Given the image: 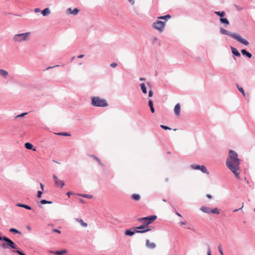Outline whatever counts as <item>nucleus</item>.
Segmentation results:
<instances>
[{"mask_svg":"<svg viewBox=\"0 0 255 255\" xmlns=\"http://www.w3.org/2000/svg\"><path fill=\"white\" fill-rule=\"evenodd\" d=\"M191 167L193 169L195 170H200L203 173L209 174V172L208 171L206 167L204 165H198L196 164H192L191 165Z\"/></svg>","mask_w":255,"mask_h":255,"instance_id":"nucleus-9","label":"nucleus"},{"mask_svg":"<svg viewBox=\"0 0 255 255\" xmlns=\"http://www.w3.org/2000/svg\"><path fill=\"white\" fill-rule=\"evenodd\" d=\"M129 2H130L132 5H133L134 4V0H128Z\"/></svg>","mask_w":255,"mask_h":255,"instance_id":"nucleus-44","label":"nucleus"},{"mask_svg":"<svg viewBox=\"0 0 255 255\" xmlns=\"http://www.w3.org/2000/svg\"><path fill=\"white\" fill-rule=\"evenodd\" d=\"M80 195L83 197L87 198L88 199H92L93 197L92 195L89 194H81Z\"/></svg>","mask_w":255,"mask_h":255,"instance_id":"nucleus-30","label":"nucleus"},{"mask_svg":"<svg viewBox=\"0 0 255 255\" xmlns=\"http://www.w3.org/2000/svg\"><path fill=\"white\" fill-rule=\"evenodd\" d=\"M163 201L164 202H166V200H164V199Z\"/></svg>","mask_w":255,"mask_h":255,"instance_id":"nucleus-59","label":"nucleus"},{"mask_svg":"<svg viewBox=\"0 0 255 255\" xmlns=\"http://www.w3.org/2000/svg\"><path fill=\"white\" fill-rule=\"evenodd\" d=\"M67 253V251L65 250L59 251H56L54 253L57 255H62L64 254Z\"/></svg>","mask_w":255,"mask_h":255,"instance_id":"nucleus-24","label":"nucleus"},{"mask_svg":"<svg viewBox=\"0 0 255 255\" xmlns=\"http://www.w3.org/2000/svg\"><path fill=\"white\" fill-rule=\"evenodd\" d=\"M171 18L169 14L157 17V20L152 23V28L159 32H162L165 27L166 22Z\"/></svg>","mask_w":255,"mask_h":255,"instance_id":"nucleus-3","label":"nucleus"},{"mask_svg":"<svg viewBox=\"0 0 255 255\" xmlns=\"http://www.w3.org/2000/svg\"><path fill=\"white\" fill-rule=\"evenodd\" d=\"M0 75L4 78H6L8 75V72L5 70L0 69Z\"/></svg>","mask_w":255,"mask_h":255,"instance_id":"nucleus-20","label":"nucleus"},{"mask_svg":"<svg viewBox=\"0 0 255 255\" xmlns=\"http://www.w3.org/2000/svg\"><path fill=\"white\" fill-rule=\"evenodd\" d=\"M243 206H244V203H242V207H241V208H239V209H236V210H234V211H233V212H236L238 211V210H240V209H242V208H243Z\"/></svg>","mask_w":255,"mask_h":255,"instance_id":"nucleus-42","label":"nucleus"},{"mask_svg":"<svg viewBox=\"0 0 255 255\" xmlns=\"http://www.w3.org/2000/svg\"><path fill=\"white\" fill-rule=\"evenodd\" d=\"M174 112L176 116H178L180 115V105L179 103H178L175 105L174 108Z\"/></svg>","mask_w":255,"mask_h":255,"instance_id":"nucleus-11","label":"nucleus"},{"mask_svg":"<svg viewBox=\"0 0 255 255\" xmlns=\"http://www.w3.org/2000/svg\"><path fill=\"white\" fill-rule=\"evenodd\" d=\"M131 198L134 201H139L140 199V196L139 194H133L131 196Z\"/></svg>","mask_w":255,"mask_h":255,"instance_id":"nucleus-16","label":"nucleus"},{"mask_svg":"<svg viewBox=\"0 0 255 255\" xmlns=\"http://www.w3.org/2000/svg\"><path fill=\"white\" fill-rule=\"evenodd\" d=\"M148 106L150 108L153 107V103H152V100H150L149 101H148Z\"/></svg>","mask_w":255,"mask_h":255,"instance_id":"nucleus-35","label":"nucleus"},{"mask_svg":"<svg viewBox=\"0 0 255 255\" xmlns=\"http://www.w3.org/2000/svg\"><path fill=\"white\" fill-rule=\"evenodd\" d=\"M79 12V10L77 8H75L73 10L71 8H69L67 9V13L70 14L77 15Z\"/></svg>","mask_w":255,"mask_h":255,"instance_id":"nucleus-13","label":"nucleus"},{"mask_svg":"<svg viewBox=\"0 0 255 255\" xmlns=\"http://www.w3.org/2000/svg\"><path fill=\"white\" fill-rule=\"evenodd\" d=\"M70 194H71V193H70V192H68L67 194V195H68L69 197H70Z\"/></svg>","mask_w":255,"mask_h":255,"instance_id":"nucleus-55","label":"nucleus"},{"mask_svg":"<svg viewBox=\"0 0 255 255\" xmlns=\"http://www.w3.org/2000/svg\"><path fill=\"white\" fill-rule=\"evenodd\" d=\"M25 147L27 149H32L33 151H36V149L35 148H33V145L29 143V142H26L24 144Z\"/></svg>","mask_w":255,"mask_h":255,"instance_id":"nucleus-14","label":"nucleus"},{"mask_svg":"<svg viewBox=\"0 0 255 255\" xmlns=\"http://www.w3.org/2000/svg\"><path fill=\"white\" fill-rule=\"evenodd\" d=\"M74 59V57H73L72 59V60H73Z\"/></svg>","mask_w":255,"mask_h":255,"instance_id":"nucleus-58","label":"nucleus"},{"mask_svg":"<svg viewBox=\"0 0 255 255\" xmlns=\"http://www.w3.org/2000/svg\"><path fill=\"white\" fill-rule=\"evenodd\" d=\"M200 210L206 213L207 214H214L218 215L220 214V211L218 208L211 209L209 207L202 206L201 207Z\"/></svg>","mask_w":255,"mask_h":255,"instance_id":"nucleus-8","label":"nucleus"},{"mask_svg":"<svg viewBox=\"0 0 255 255\" xmlns=\"http://www.w3.org/2000/svg\"><path fill=\"white\" fill-rule=\"evenodd\" d=\"M27 114V113H23V114L18 115L17 117H23L24 115H26Z\"/></svg>","mask_w":255,"mask_h":255,"instance_id":"nucleus-41","label":"nucleus"},{"mask_svg":"<svg viewBox=\"0 0 255 255\" xmlns=\"http://www.w3.org/2000/svg\"><path fill=\"white\" fill-rule=\"evenodd\" d=\"M157 218L156 216L153 215L144 218L138 219V221L141 223L142 225L137 227V229H145L143 230H136L135 232L137 233H143L150 230L147 226L152 223Z\"/></svg>","mask_w":255,"mask_h":255,"instance_id":"nucleus-2","label":"nucleus"},{"mask_svg":"<svg viewBox=\"0 0 255 255\" xmlns=\"http://www.w3.org/2000/svg\"><path fill=\"white\" fill-rule=\"evenodd\" d=\"M80 201H81V203H85V202H84V200H83V199H80Z\"/></svg>","mask_w":255,"mask_h":255,"instance_id":"nucleus-52","label":"nucleus"},{"mask_svg":"<svg viewBox=\"0 0 255 255\" xmlns=\"http://www.w3.org/2000/svg\"><path fill=\"white\" fill-rule=\"evenodd\" d=\"M4 241L5 243H2L1 245V247L3 249H6L8 247H10L12 249H16V245L15 243L9 238L6 237H1L0 235V241Z\"/></svg>","mask_w":255,"mask_h":255,"instance_id":"nucleus-6","label":"nucleus"},{"mask_svg":"<svg viewBox=\"0 0 255 255\" xmlns=\"http://www.w3.org/2000/svg\"><path fill=\"white\" fill-rule=\"evenodd\" d=\"M220 21H221V22L222 23H225L226 24H229V21H228V20L227 18H220Z\"/></svg>","mask_w":255,"mask_h":255,"instance_id":"nucleus-26","label":"nucleus"},{"mask_svg":"<svg viewBox=\"0 0 255 255\" xmlns=\"http://www.w3.org/2000/svg\"><path fill=\"white\" fill-rule=\"evenodd\" d=\"M152 96H153V92L151 90H150L149 91V93H148V97H151Z\"/></svg>","mask_w":255,"mask_h":255,"instance_id":"nucleus-36","label":"nucleus"},{"mask_svg":"<svg viewBox=\"0 0 255 255\" xmlns=\"http://www.w3.org/2000/svg\"><path fill=\"white\" fill-rule=\"evenodd\" d=\"M140 88H141V90L142 92L144 94H146L147 93L146 88L144 84L141 83L140 84Z\"/></svg>","mask_w":255,"mask_h":255,"instance_id":"nucleus-23","label":"nucleus"},{"mask_svg":"<svg viewBox=\"0 0 255 255\" xmlns=\"http://www.w3.org/2000/svg\"><path fill=\"white\" fill-rule=\"evenodd\" d=\"M16 206L17 207L24 208L27 210L31 209V208L30 206H29L27 205H25V204H21V203H17V204H16Z\"/></svg>","mask_w":255,"mask_h":255,"instance_id":"nucleus-17","label":"nucleus"},{"mask_svg":"<svg viewBox=\"0 0 255 255\" xmlns=\"http://www.w3.org/2000/svg\"><path fill=\"white\" fill-rule=\"evenodd\" d=\"M9 232L11 233H14L16 234H21V233L18 231L17 230L14 229V228H11L9 229Z\"/></svg>","mask_w":255,"mask_h":255,"instance_id":"nucleus-27","label":"nucleus"},{"mask_svg":"<svg viewBox=\"0 0 255 255\" xmlns=\"http://www.w3.org/2000/svg\"><path fill=\"white\" fill-rule=\"evenodd\" d=\"M117 66V63H115V62L111 63V65H110V66H111V67H113V68H115V67H116Z\"/></svg>","mask_w":255,"mask_h":255,"instance_id":"nucleus-37","label":"nucleus"},{"mask_svg":"<svg viewBox=\"0 0 255 255\" xmlns=\"http://www.w3.org/2000/svg\"><path fill=\"white\" fill-rule=\"evenodd\" d=\"M239 90L242 93L243 95L244 96H245V93L244 92V89L242 87H238Z\"/></svg>","mask_w":255,"mask_h":255,"instance_id":"nucleus-31","label":"nucleus"},{"mask_svg":"<svg viewBox=\"0 0 255 255\" xmlns=\"http://www.w3.org/2000/svg\"><path fill=\"white\" fill-rule=\"evenodd\" d=\"M150 111H151V113H153L154 112V109L153 106L150 108Z\"/></svg>","mask_w":255,"mask_h":255,"instance_id":"nucleus-47","label":"nucleus"},{"mask_svg":"<svg viewBox=\"0 0 255 255\" xmlns=\"http://www.w3.org/2000/svg\"><path fill=\"white\" fill-rule=\"evenodd\" d=\"M30 32L17 34L14 36L13 40L15 42H20L23 41H26L28 39Z\"/></svg>","mask_w":255,"mask_h":255,"instance_id":"nucleus-7","label":"nucleus"},{"mask_svg":"<svg viewBox=\"0 0 255 255\" xmlns=\"http://www.w3.org/2000/svg\"><path fill=\"white\" fill-rule=\"evenodd\" d=\"M53 232L57 233H58L59 234H61V231L58 230H57V229H53Z\"/></svg>","mask_w":255,"mask_h":255,"instance_id":"nucleus-40","label":"nucleus"},{"mask_svg":"<svg viewBox=\"0 0 255 255\" xmlns=\"http://www.w3.org/2000/svg\"><path fill=\"white\" fill-rule=\"evenodd\" d=\"M160 127H161V128H163L164 129H165V130H167V129L170 130L171 129V128L169 127L165 126H164V125H161Z\"/></svg>","mask_w":255,"mask_h":255,"instance_id":"nucleus-32","label":"nucleus"},{"mask_svg":"<svg viewBox=\"0 0 255 255\" xmlns=\"http://www.w3.org/2000/svg\"><path fill=\"white\" fill-rule=\"evenodd\" d=\"M231 49H232V52L233 53V54L234 55H235L238 57L241 56L240 53L239 52V51L237 50V49L236 48H235L233 47H231Z\"/></svg>","mask_w":255,"mask_h":255,"instance_id":"nucleus-15","label":"nucleus"},{"mask_svg":"<svg viewBox=\"0 0 255 255\" xmlns=\"http://www.w3.org/2000/svg\"><path fill=\"white\" fill-rule=\"evenodd\" d=\"M135 229V231L136 230H143L145 229H137V227H136Z\"/></svg>","mask_w":255,"mask_h":255,"instance_id":"nucleus-51","label":"nucleus"},{"mask_svg":"<svg viewBox=\"0 0 255 255\" xmlns=\"http://www.w3.org/2000/svg\"><path fill=\"white\" fill-rule=\"evenodd\" d=\"M140 80H144V78H141L140 79Z\"/></svg>","mask_w":255,"mask_h":255,"instance_id":"nucleus-57","label":"nucleus"},{"mask_svg":"<svg viewBox=\"0 0 255 255\" xmlns=\"http://www.w3.org/2000/svg\"><path fill=\"white\" fill-rule=\"evenodd\" d=\"M207 255H212L210 248L208 249Z\"/></svg>","mask_w":255,"mask_h":255,"instance_id":"nucleus-46","label":"nucleus"},{"mask_svg":"<svg viewBox=\"0 0 255 255\" xmlns=\"http://www.w3.org/2000/svg\"><path fill=\"white\" fill-rule=\"evenodd\" d=\"M76 220L83 227H87L88 225L87 223H85L83 220L82 219H78V218H77L76 219Z\"/></svg>","mask_w":255,"mask_h":255,"instance_id":"nucleus-19","label":"nucleus"},{"mask_svg":"<svg viewBox=\"0 0 255 255\" xmlns=\"http://www.w3.org/2000/svg\"><path fill=\"white\" fill-rule=\"evenodd\" d=\"M241 52L243 55H246L249 58H251L252 56V55L250 53L247 51L245 49L242 50Z\"/></svg>","mask_w":255,"mask_h":255,"instance_id":"nucleus-18","label":"nucleus"},{"mask_svg":"<svg viewBox=\"0 0 255 255\" xmlns=\"http://www.w3.org/2000/svg\"><path fill=\"white\" fill-rule=\"evenodd\" d=\"M169 180H170V178H169V177H165V178L164 179V181L165 182H168L169 181Z\"/></svg>","mask_w":255,"mask_h":255,"instance_id":"nucleus-39","label":"nucleus"},{"mask_svg":"<svg viewBox=\"0 0 255 255\" xmlns=\"http://www.w3.org/2000/svg\"><path fill=\"white\" fill-rule=\"evenodd\" d=\"M186 221H185V220H184V221H181V222H180V225H186Z\"/></svg>","mask_w":255,"mask_h":255,"instance_id":"nucleus-43","label":"nucleus"},{"mask_svg":"<svg viewBox=\"0 0 255 255\" xmlns=\"http://www.w3.org/2000/svg\"><path fill=\"white\" fill-rule=\"evenodd\" d=\"M13 252L17 253L19 255H25L24 254H23V253H22L21 251H20L19 250L14 251Z\"/></svg>","mask_w":255,"mask_h":255,"instance_id":"nucleus-34","label":"nucleus"},{"mask_svg":"<svg viewBox=\"0 0 255 255\" xmlns=\"http://www.w3.org/2000/svg\"><path fill=\"white\" fill-rule=\"evenodd\" d=\"M84 57V55L83 54H81V55H80L78 56V58H82Z\"/></svg>","mask_w":255,"mask_h":255,"instance_id":"nucleus-50","label":"nucleus"},{"mask_svg":"<svg viewBox=\"0 0 255 255\" xmlns=\"http://www.w3.org/2000/svg\"><path fill=\"white\" fill-rule=\"evenodd\" d=\"M34 11L35 12H39L40 11V9L38 8H36L34 9Z\"/></svg>","mask_w":255,"mask_h":255,"instance_id":"nucleus-48","label":"nucleus"},{"mask_svg":"<svg viewBox=\"0 0 255 255\" xmlns=\"http://www.w3.org/2000/svg\"><path fill=\"white\" fill-rule=\"evenodd\" d=\"M176 214H177L178 216H179V217H181V215L180 214H179L178 213H176Z\"/></svg>","mask_w":255,"mask_h":255,"instance_id":"nucleus-54","label":"nucleus"},{"mask_svg":"<svg viewBox=\"0 0 255 255\" xmlns=\"http://www.w3.org/2000/svg\"><path fill=\"white\" fill-rule=\"evenodd\" d=\"M59 134H62V135H68L66 133H59Z\"/></svg>","mask_w":255,"mask_h":255,"instance_id":"nucleus-53","label":"nucleus"},{"mask_svg":"<svg viewBox=\"0 0 255 255\" xmlns=\"http://www.w3.org/2000/svg\"><path fill=\"white\" fill-rule=\"evenodd\" d=\"M39 203L41 204H50L52 203V202L47 201L46 200L43 199V200H41L40 201Z\"/></svg>","mask_w":255,"mask_h":255,"instance_id":"nucleus-25","label":"nucleus"},{"mask_svg":"<svg viewBox=\"0 0 255 255\" xmlns=\"http://www.w3.org/2000/svg\"><path fill=\"white\" fill-rule=\"evenodd\" d=\"M53 67H48V68H47V70H48V69H50V68H53Z\"/></svg>","mask_w":255,"mask_h":255,"instance_id":"nucleus-56","label":"nucleus"},{"mask_svg":"<svg viewBox=\"0 0 255 255\" xmlns=\"http://www.w3.org/2000/svg\"><path fill=\"white\" fill-rule=\"evenodd\" d=\"M240 160L238 154L233 150L229 152V157L226 160V165L235 174L237 178H240L241 169L240 167Z\"/></svg>","mask_w":255,"mask_h":255,"instance_id":"nucleus-1","label":"nucleus"},{"mask_svg":"<svg viewBox=\"0 0 255 255\" xmlns=\"http://www.w3.org/2000/svg\"><path fill=\"white\" fill-rule=\"evenodd\" d=\"M206 197H207V198H208L209 199H211V198H212V196H211V195H210V194H207V195H206Z\"/></svg>","mask_w":255,"mask_h":255,"instance_id":"nucleus-49","label":"nucleus"},{"mask_svg":"<svg viewBox=\"0 0 255 255\" xmlns=\"http://www.w3.org/2000/svg\"><path fill=\"white\" fill-rule=\"evenodd\" d=\"M50 13V11L48 8H46L44 10H43L41 12V13L43 16H46L49 14Z\"/></svg>","mask_w":255,"mask_h":255,"instance_id":"nucleus-22","label":"nucleus"},{"mask_svg":"<svg viewBox=\"0 0 255 255\" xmlns=\"http://www.w3.org/2000/svg\"><path fill=\"white\" fill-rule=\"evenodd\" d=\"M215 13L217 14L218 15H219L221 17H223L225 15V12L224 11H222V12H220V11H215Z\"/></svg>","mask_w":255,"mask_h":255,"instance_id":"nucleus-29","label":"nucleus"},{"mask_svg":"<svg viewBox=\"0 0 255 255\" xmlns=\"http://www.w3.org/2000/svg\"><path fill=\"white\" fill-rule=\"evenodd\" d=\"M40 187H41L42 190H44V185L42 183H40Z\"/></svg>","mask_w":255,"mask_h":255,"instance_id":"nucleus-45","label":"nucleus"},{"mask_svg":"<svg viewBox=\"0 0 255 255\" xmlns=\"http://www.w3.org/2000/svg\"><path fill=\"white\" fill-rule=\"evenodd\" d=\"M220 32L223 34H226L230 36L232 38L235 39L240 43L245 45H248L249 42L244 38H243L239 34L237 33H232L223 28H220Z\"/></svg>","mask_w":255,"mask_h":255,"instance_id":"nucleus-4","label":"nucleus"},{"mask_svg":"<svg viewBox=\"0 0 255 255\" xmlns=\"http://www.w3.org/2000/svg\"><path fill=\"white\" fill-rule=\"evenodd\" d=\"M91 157H93L96 161H97L99 164L102 165L101 160L97 157L95 155H92Z\"/></svg>","mask_w":255,"mask_h":255,"instance_id":"nucleus-28","label":"nucleus"},{"mask_svg":"<svg viewBox=\"0 0 255 255\" xmlns=\"http://www.w3.org/2000/svg\"><path fill=\"white\" fill-rule=\"evenodd\" d=\"M135 233H136L135 232V229H134V231H130V230H127L126 231V233H125V234L126 235H128V236H132L133 235H134Z\"/></svg>","mask_w":255,"mask_h":255,"instance_id":"nucleus-21","label":"nucleus"},{"mask_svg":"<svg viewBox=\"0 0 255 255\" xmlns=\"http://www.w3.org/2000/svg\"><path fill=\"white\" fill-rule=\"evenodd\" d=\"M146 246L149 249H154L156 247V244L154 243L150 242L148 240L146 241Z\"/></svg>","mask_w":255,"mask_h":255,"instance_id":"nucleus-12","label":"nucleus"},{"mask_svg":"<svg viewBox=\"0 0 255 255\" xmlns=\"http://www.w3.org/2000/svg\"><path fill=\"white\" fill-rule=\"evenodd\" d=\"M92 104L95 107H106L108 106L106 100L99 97H94L92 98Z\"/></svg>","mask_w":255,"mask_h":255,"instance_id":"nucleus-5","label":"nucleus"},{"mask_svg":"<svg viewBox=\"0 0 255 255\" xmlns=\"http://www.w3.org/2000/svg\"><path fill=\"white\" fill-rule=\"evenodd\" d=\"M42 194V192L41 191H38V192H37V197L38 198H40L41 197Z\"/></svg>","mask_w":255,"mask_h":255,"instance_id":"nucleus-33","label":"nucleus"},{"mask_svg":"<svg viewBox=\"0 0 255 255\" xmlns=\"http://www.w3.org/2000/svg\"><path fill=\"white\" fill-rule=\"evenodd\" d=\"M218 250H219V252H220V253L221 255H224V254H223V252L222 250V249H221V247H220V246H219V247H218Z\"/></svg>","mask_w":255,"mask_h":255,"instance_id":"nucleus-38","label":"nucleus"},{"mask_svg":"<svg viewBox=\"0 0 255 255\" xmlns=\"http://www.w3.org/2000/svg\"><path fill=\"white\" fill-rule=\"evenodd\" d=\"M53 177L56 186L62 187L64 185V182L59 179L56 175H54Z\"/></svg>","mask_w":255,"mask_h":255,"instance_id":"nucleus-10","label":"nucleus"}]
</instances>
